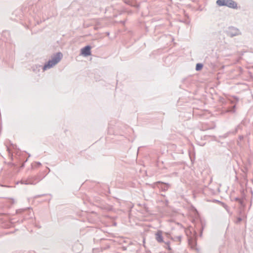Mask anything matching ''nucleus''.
Listing matches in <instances>:
<instances>
[{
	"mask_svg": "<svg viewBox=\"0 0 253 253\" xmlns=\"http://www.w3.org/2000/svg\"><path fill=\"white\" fill-rule=\"evenodd\" d=\"M62 57V54L61 53H57L55 55L51 57L50 60H49L45 64V65L42 67L43 70H46L54 66L61 60Z\"/></svg>",
	"mask_w": 253,
	"mask_h": 253,
	"instance_id": "1",
	"label": "nucleus"
},
{
	"mask_svg": "<svg viewBox=\"0 0 253 253\" xmlns=\"http://www.w3.org/2000/svg\"><path fill=\"white\" fill-rule=\"evenodd\" d=\"M91 47L90 46H86L81 49V53L84 56H89L91 54Z\"/></svg>",
	"mask_w": 253,
	"mask_h": 253,
	"instance_id": "2",
	"label": "nucleus"
},
{
	"mask_svg": "<svg viewBox=\"0 0 253 253\" xmlns=\"http://www.w3.org/2000/svg\"><path fill=\"white\" fill-rule=\"evenodd\" d=\"M225 6L231 8H235L237 7V4L232 0H226Z\"/></svg>",
	"mask_w": 253,
	"mask_h": 253,
	"instance_id": "3",
	"label": "nucleus"
},
{
	"mask_svg": "<svg viewBox=\"0 0 253 253\" xmlns=\"http://www.w3.org/2000/svg\"><path fill=\"white\" fill-rule=\"evenodd\" d=\"M156 239L158 242H162L163 241V237H162V232L161 231H158L156 234Z\"/></svg>",
	"mask_w": 253,
	"mask_h": 253,
	"instance_id": "4",
	"label": "nucleus"
},
{
	"mask_svg": "<svg viewBox=\"0 0 253 253\" xmlns=\"http://www.w3.org/2000/svg\"><path fill=\"white\" fill-rule=\"evenodd\" d=\"M226 0H217L216 3L219 6H225Z\"/></svg>",
	"mask_w": 253,
	"mask_h": 253,
	"instance_id": "5",
	"label": "nucleus"
},
{
	"mask_svg": "<svg viewBox=\"0 0 253 253\" xmlns=\"http://www.w3.org/2000/svg\"><path fill=\"white\" fill-rule=\"evenodd\" d=\"M203 67V65L202 64L198 63L196 64V69L197 71H200L202 69Z\"/></svg>",
	"mask_w": 253,
	"mask_h": 253,
	"instance_id": "6",
	"label": "nucleus"
},
{
	"mask_svg": "<svg viewBox=\"0 0 253 253\" xmlns=\"http://www.w3.org/2000/svg\"><path fill=\"white\" fill-rule=\"evenodd\" d=\"M23 183H24L25 184H34V183L31 181V180H26V181H23L22 182Z\"/></svg>",
	"mask_w": 253,
	"mask_h": 253,
	"instance_id": "7",
	"label": "nucleus"
},
{
	"mask_svg": "<svg viewBox=\"0 0 253 253\" xmlns=\"http://www.w3.org/2000/svg\"><path fill=\"white\" fill-rule=\"evenodd\" d=\"M238 34V31H236V33L234 34H232L231 36H236Z\"/></svg>",
	"mask_w": 253,
	"mask_h": 253,
	"instance_id": "8",
	"label": "nucleus"
},
{
	"mask_svg": "<svg viewBox=\"0 0 253 253\" xmlns=\"http://www.w3.org/2000/svg\"><path fill=\"white\" fill-rule=\"evenodd\" d=\"M241 219L240 218H238V220H239V221H241Z\"/></svg>",
	"mask_w": 253,
	"mask_h": 253,
	"instance_id": "9",
	"label": "nucleus"
},
{
	"mask_svg": "<svg viewBox=\"0 0 253 253\" xmlns=\"http://www.w3.org/2000/svg\"><path fill=\"white\" fill-rule=\"evenodd\" d=\"M180 237H178V240H180Z\"/></svg>",
	"mask_w": 253,
	"mask_h": 253,
	"instance_id": "10",
	"label": "nucleus"
}]
</instances>
